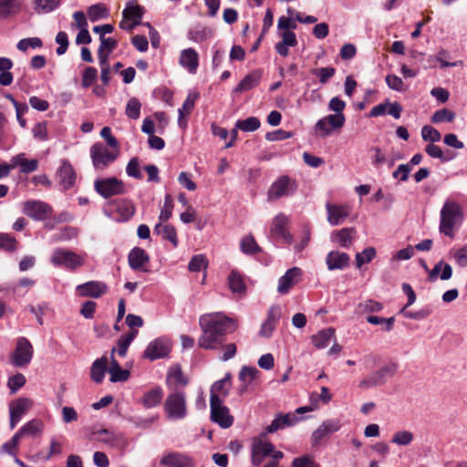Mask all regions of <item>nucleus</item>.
<instances>
[{"mask_svg": "<svg viewBox=\"0 0 467 467\" xmlns=\"http://www.w3.org/2000/svg\"><path fill=\"white\" fill-rule=\"evenodd\" d=\"M202 335L198 339V347L203 349H218L227 333L236 330L235 320L220 312L202 315L199 319Z\"/></svg>", "mask_w": 467, "mask_h": 467, "instance_id": "f257e3e1", "label": "nucleus"}, {"mask_svg": "<svg viewBox=\"0 0 467 467\" xmlns=\"http://www.w3.org/2000/svg\"><path fill=\"white\" fill-rule=\"evenodd\" d=\"M164 410L170 420H181L187 414L186 397L183 392L172 391L164 402Z\"/></svg>", "mask_w": 467, "mask_h": 467, "instance_id": "f03ea898", "label": "nucleus"}, {"mask_svg": "<svg viewBox=\"0 0 467 467\" xmlns=\"http://www.w3.org/2000/svg\"><path fill=\"white\" fill-rule=\"evenodd\" d=\"M462 221L460 206H443L441 212L440 231L447 236H453V227Z\"/></svg>", "mask_w": 467, "mask_h": 467, "instance_id": "7ed1b4c3", "label": "nucleus"}, {"mask_svg": "<svg viewBox=\"0 0 467 467\" xmlns=\"http://www.w3.org/2000/svg\"><path fill=\"white\" fill-rule=\"evenodd\" d=\"M119 150L110 151L102 143L97 142L90 149L92 163L97 170H104L115 161L119 156Z\"/></svg>", "mask_w": 467, "mask_h": 467, "instance_id": "20e7f679", "label": "nucleus"}, {"mask_svg": "<svg viewBox=\"0 0 467 467\" xmlns=\"http://www.w3.org/2000/svg\"><path fill=\"white\" fill-rule=\"evenodd\" d=\"M51 263L73 271L84 264V258L72 251L57 249L52 254Z\"/></svg>", "mask_w": 467, "mask_h": 467, "instance_id": "39448f33", "label": "nucleus"}, {"mask_svg": "<svg viewBox=\"0 0 467 467\" xmlns=\"http://www.w3.org/2000/svg\"><path fill=\"white\" fill-rule=\"evenodd\" d=\"M398 369L396 363H390L383 366L379 370L369 374L366 379L360 381L359 387L361 388H371L375 386H380L387 382V380L392 378Z\"/></svg>", "mask_w": 467, "mask_h": 467, "instance_id": "423d86ee", "label": "nucleus"}, {"mask_svg": "<svg viewBox=\"0 0 467 467\" xmlns=\"http://www.w3.org/2000/svg\"><path fill=\"white\" fill-rule=\"evenodd\" d=\"M210 406L212 421L223 429L233 425L234 417L230 414L229 409L223 404V400L220 398L213 397V400H210Z\"/></svg>", "mask_w": 467, "mask_h": 467, "instance_id": "0eeeda50", "label": "nucleus"}, {"mask_svg": "<svg viewBox=\"0 0 467 467\" xmlns=\"http://www.w3.org/2000/svg\"><path fill=\"white\" fill-rule=\"evenodd\" d=\"M171 349V343L165 337H158L151 341L143 352V358L150 360L168 357Z\"/></svg>", "mask_w": 467, "mask_h": 467, "instance_id": "6e6552de", "label": "nucleus"}, {"mask_svg": "<svg viewBox=\"0 0 467 467\" xmlns=\"http://www.w3.org/2000/svg\"><path fill=\"white\" fill-rule=\"evenodd\" d=\"M33 357V346L26 337H19L16 349L12 355V363L16 367L28 365Z\"/></svg>", "mask_w": 467, "mask_h": 467, "instance_id": "1a4fd4ad", "label": "nucleus"}, {"mask_svg": "<svg viewBox=\"0 0 467 467\" xmlns=\"http://www.w3.org/2000/svg\"><path fill=\"white\" fill-rule=\"evenodd\" d=\"M346 121L345 115L343 113L339 114H330L322 119H320L316 123V130L320 131L321 137H327L331 134L332 130L341 129Z\"/></svg>", "mask_w": 467, "mask_h": 467, "instance_id": "9d476101", "label": "nucleus"}, {"mask_svg": "<svg viewBox=\"0 0 467 467\" xmlns=\"http://www.w3.org/2000/svg\"><path fill=\"white\" fill-rule=\"evenodd\" d=\"M95 190L101 196L109 198L113 195L124 192V184L120 180L115 177L100 179L95 182Z\"/></svg>", "mask_w": 467, "mask_h": 467, "instance_id": "9b49d317", "label": "nucleus"}, {"mask_svg": "<svg viewBox=\"0 0 467 467\" xmlns=\"http://www.w3.org/2000/svg\"><path fill=\"white\" fill-rule=\"evenodd\" d=\"M274 451V445L260 438H254L252 443V462L258 466L266 456Z\"/></svg>", "mask_w": 467, "mask_h": 467, "instance_id": "f8f14e48", "label": "nucleus"}, {"mask_svg": "<svg viewBox=\"0 0 467 467\" xmlns=\"http://www.w3.org/2000/svg\"><path fill=\"white\" fill-rule=\"evenodd\" d=\"M340 421L336 419H330L325 420L312 434L311 442L314 447L318 446L321 441L332 434L337 432L340 429Z\"/></svg>", "mask_w": 467, "mask_h": 467, "instance_id": "ddd939ff", "label": "nucleus"}, {"mask_svg": "<svg viewBox=\"0 0 467 467\" xmlns=\"http://www.w3.org/2000/svg\"><path fill=\"white\" fill-rule=\"evenodd\" d=\"M108 286L100 281H89L76 287V291L79 296L98 298L106 294Z\"/></svg>", "mask_w": 467, "mask_h": 467, "instance_id": "4468645a", "label": "nucleus"}, {"mask_svg": "<svg viewBox=\"0 0 467 467\" xmlns=\"http://www.w3.org/2000/svg\"><path fill=\"white\" fill-rule=\"evenodd\" d=\"M301 276L302 270L299 267L288 269L278 280V293L282 295L287 294L294 285L299 283Z\"/></svg>", "mask_w": 467, "mask_h": 467, "instance_id": "2eb2a0df", "label": "nucleus"}, {"mask_svg": "<svg viewBox=\"0 0 467 467\" xmlns=\"http://www.w3.org/2000/svg\"><path fill=\"white\" fill-rule=\"evenodd\" d=\"M295 191V182L288 176L280 177L269 189L268 194L271 200L289 195Z\"/></svg>", "mask_w": 467, "mask_h": 467, "instance_id": "dca6fc26", "label": "nucleus"}, {"mask_svg": "<svg viewBox=\"0 0 467 467\" xmlns=\"http://www.w3.org/2000/svg\"><path fill=\"white\" fill-rule=\"evenodd\" d=\"M160 463L167 467H194V462L192 457L177 451H171L163 456Z\"/></svg>", "mask_w": 467, "mask_h": 467, "instance_id": "f3484780", "label": "nucleus"}, {"mask_svg": "<svg viewBox=\"0 0 467 467\" xmlns=\"http://www.w3.org/2000/svg\"><path fill=\"white\" fill-rule=\"evenodd\" d=\"M24 7V0H0V20L16 16Z\"/></svg>", "mask_w": 467, "mask_h": 467, "instance_id": "a211bd4d", "label": "nucleus"}, {"mask_svg": "<svg viewBox=\"0 0 467 467\" xmlns=\"http://www.w3.org/2000/svg\"><path fill=\"white\" fill-rule=\"evenodd\" d=\"M188 379L183 375L180 366H173L170 368L167 377L166 384L172 391H179L180 387H185L188 384Z\"/></svg>", "mask_w": 467, "mask_h": 467, "instance_id": "6ab92c4d", "label": "nucleus"}, {"mask_svg": "<svg viewBox=\"0 0 467 467\" xmlns=\"http://www.w3.org/2000/svg\"><path fill=\"white\" fill-rule=\"evenodd\" d=\"M129 265L136 271H146L145 265L150 261L146 251L140 247H134L128 255Z\"/></svg>", "mask_w": 467, "mask_h": 467, "instance_id": "aec40b11", "label": "nucleus"}, {"mask_svg": "<svg viewBox=\"0 0 467 467\" xmlns=\"http://www.w3.org/2000/svg\"><path fill=\"white\" fill-rule=\"evenodd\" d=\"M116 352V348H113L110 353V366L108 369L110 375L111 382H124L127 381L130 378V371L128 369H122L119 362L115 359L114 354Z\"/></svg>", "mask_w": 467, "mask_h": 467, "instance_id": "412c9836", "label": "nucleus"}, {"mask_svg": "<svg viewBox=\"0 0 467 467\" xmlns=\"http://www.w3.org/2000/svg\"><path fill=\"white\" fill-rule=\"evenodd\" d=\"M180 65L191 74H195L199 66L198 53L192 47L183 49L180 56Z\"/></svg>", "mask_w": 467, "mask_h": 467, "instance_id": "4be33fe9", "label": "nucleus"}, {"mask_svg": "<svg viewBox=\"0 0 467 467\" xmlns=\"http://www.w3.org/2000/svg\"><path fill=\"white\" fill-rule=\"evenodd\" d=\"M349 255L339 251H331L326 257V264L329 270L343 269L349 265Z\"/></svg>", "mask_w": 467, "mask_h": 467, "instance_id": "5701e85b", "label": "nucleus"}, {"mask_svg": "<svg viewBox=\"0 0 467 467\" xmlns=\"http://www.w3.org/2000/svg\"><path fill=\"white\" fill-rule=\"evenodd\" d=\"M288 217L284 213L276 215L271 228V234L282 237L285 242L291 243L292 235L286 231Z\"/></svg>", "mask_w": 467, "mask_h": 467, "instance_id": "b1692460", "label": "nucleus"}, {"mask_svg": "<svg viewBox=\"0 0 467 467\" xmlns=\"http://www.w3.org/2000/svg\"><path fill=\"white\" fill-rule=\"evenodd\" d=\"M298 421V418L296 416H292L290 414H280L274 419L270 425H268L262 436L266 435L267 433H273L277 431L280 429H284L285 427L292 426Z\"/></svg>", "mask_w": 467, "mask_h": 467, "instance_id": "393cba45", "label": "nucleus"}, {"mask_svg": "<svg viewBox=\"0 0 467 467\" xmlns=\"http://www.w3.org/2000/svg\"><path fill=\"white\" fill-rule=\"evenodd\" d=\"M199 98L198 92H190L184 100L181 109H179V119L178 124L181 128L185 129L187 127V121L185 119V116L189 115L195 105L196 100Z\"/></svg>", "mask_w": 467, "mask_h": 467, "instance_id": "a878e982", "label": "nucleus"}, {"mask_svg": "<svg viewBox=\"0 0 467 467\" xmlns=\"http://www.w3.org/2000/svg\"><path fill=\"white\" fill-rule=\"evenodd\" d=\"M263 72L261 69L252 71L250 74L245 76L234 88L235 92H245L255 88L262 78Z\"/></svg>", "mask_w": 467, "mask_h": 467, "instance_id": "bb28decb", "label": "nucleus"}, {"mask_svg": "<svg viewBox=\"0 0 467 467\" xmlns=\"http://www.w3.org/2000/svg\"><path fill=\"white\" fill-rule=\"evenodd\" d=\"M336 341L335 329L327 327L311 337V341L317 348H325L331 341Z\"/></svg>", "mask_w": 467, "mask_h": 467, "instance_id": "cd10ccee", "label": "nucleus"}, {"mask_svg": "<svg viewBox=\"0 0 467 467\" xmlns=\"http://www.w3.org/2000/svg\"><path fill=\"white\" fill-rule=\"evenodd\" d=\"M57 176L64 189L72 187L76 180V172L72 165L67 161H63L57 171Z\"/></svg>", "mask_w": 467, "mask_h": 467, "instance_id": "c85d7f7f", "label": "nucleus"}, {"mask_svg": "<svg viewBox=\"0 0 467 467\" xmlns=\"http://www.w3.org/2000/svg\"><path fill=\"white\" fill-rule=\"evenodd\" d=\"M327 220L332 225L343 223L350 213L348 206H327Z\"/></svg>", "mask_w": 467, "mask_h": 467, "instance_id": "c756f323", "label": "nucleus"}, {"mask_svg": "<svg viewBox=\"0 0 467 467\" xmlns=\"http://www.w3.org/2000/svg\"><path fill=\"white\" fill-rule=\"evenodd\" d=\"M440 273V278L441 280H449L452 275V268L449 264L443 262L442 260L438 262L434 267L429 271L428 281H436Z\"/></svg>", "mask_w": 467, "mask_h": 467, "instance_id": "7c9ffc66", "label": "nucleus"}, {"mask_svg": "<svg viewBox=\"0 0 467 467\" xmlns=\"http://www.w3.org/2000/svg\"><path fill=\"white\" fill-rule=\"evenodd\" d=\"M232 375L231 373H226L223 379L215 381L210 389L211 398L210 400H213V397L220 398V395L226 397L229 394V390L232 385Z\"/></svg>", "mask_w": 467, "mask_h": 467, "instance_id": "2f4dec72", "label": "nucleus"}, {"mask_svg": "<svg viewBox=\"0 0 467 467\" xmlns=\"http://www.w3.org/2000/svg\"><path fill=\"white\" fill-rule=\"evenodd\" d=\"M355 234L354 228H342L332 234V240L343 248H349L355 239Z\"/></svg>", "mask_w": 467, "mask_h": 467, "instance_id": "473e14b6", "label": "nucleus"}, {"mask_svg": "<svg viewBox=\"0 0 467 467\" xmlns=\"http://www.w3.org/2000/svg\"><path fill=\"white\" fill-rule=\"evenodd\" d=\"M163 392L161 387L157 386L150 390L145 392L140 399L141 404L147 408L150 409L161 404L162 400Z\"/></svg>", "mask_w": 467, "mask_h": 467, "instance_id": "72a5a7b5", "label": "nucleus"}, {"mask_svg": "<svg viewBox=\"0 0 467 467\" xmlns=\"http://www.w3.org/2000/svg\"><path fill=\"white\" fill-rule=\"evenodd\" d=\"M98 435V441L108 444L111 447L118 446L123 440V435L120 432H114L107 429H99L94 431Z\"/></svg>", "mask_w": 467, "mask_h": 467, "instance_id": "f704fd0d", "label": "nucleus"}, {"mask_svg": "<svg viewBox=\"0 0 467 467\" xmlns=\"http://www.w3.org/2000/svg\"><path fill=\"white\" fill-rule=\"evenodd\" d=\"M108 369V358L102 357L96 359L90 368V378L96 383H101Z\"/></svg>", "mask_w": 467, "mask_h": 467, "instance_id": "c9c22d12", "label": "nucleus"}, {"mask_svg": "<svg viewBox=\"0 0 467 467\" xmlns=\"http://www.w3.org/2000/svg\"><path fill=\"white\" fill-rule=\"evenodd\" d=\"M260 371L254 367L244 366L239 372V379L243 382L240 393L246 391L247 387L251 385L259 376Z\"/></svg>", "mask_w": 467, "mask_h": 467, "instance_id": "e433bc0d", "label": "nucleus"}, {"mask_svg": "<svg viewBox=\"0 0 467 467\" xmlns=\"http://www.w3.org/2000/svg\"><path fill=\"white\" fill-rule=\"evenodd\" d=\"M23 213L34 220H46L52 214L51 206H24Z\"/></svg>", "mask_w": 467, "mask_h": 467, "instance_id": "4c0bfd02", "label": "nucleus"}, {"mask_svg": "<svg viewBox=\"0 0 467 467\" xmlns=\"http://www.w3.org/2000/svg\"><path fill=\"white\" fill-rule=\"evenodd\" d=\"M12 166L20 167V171L23 173H30L37 169L38 162L36 160H26L24 154H18L12 158Z\"/></svg>", "mask_w": 467, "mask_h": 467, "instance_id": "58836bf2", "label": "nucleus"}, {"mask_svg": "<svg viewBox=\"0 0 467 467\" xmlns=\"http://www.w3.org/2000/svg\"><path fill=\"white\" fill-rule=\"evenodd\" d=\"M144 15V8L140 5L129 4L122 11L124 20H131L134 25H140Z\"/></svg>", "mask_w": 467, "mask_h": 467, "instance_id": "ea45409f", "label": "nucleus"}, {"mask_svg": "<svg viewBox=\"0 0 467 467\" xmlns=\"http://www.w3.org/2000/svg\"><path fill=\"white\" fill-rule=\"evenodd\" d=\"M154 233L161 235L163 239L170 241L174 247L178 245L176 229L170 224L158 223L154 227Z\"/></svg>", "mask_w": 467, "mask_h": 467, "instance_id": "a19ab883", "label": "nucleus"}, {"mask_svg": "<svg viewBox=\"0 0 467 467\" xmlns=\"http://www.w3.org/2000/svg\"><path fill=\"white\" fill-rule=\"evenodd\" d=\"M228 285L233 293L244 295L246 291L244 279L242 275L236 271H232L230 273L228 276Z\"/></svg>", "mask_w": 467, "mask_h": 467, "instance_id": "79ce46f5", "label": "nucleus"}, {"mask_svg": "<svg viewBox=\"0 0 467 467\" xmlns=\"http://www.w3.org/2000/svg\"><path fill=\"white\" fill-rule=\"evenodd\" d=\"M213 34V29L198 25L190 29L188 37L194 42H202L211 37Z\"/></svg>", "mask_w": 467, "mask_h": 467, "instance_id": "37998d69", "label": "nucleus"}, {"mask_svg": "<svg viewBox=\"0 0 467 467\" xmlns=\"http://www.w3.org/2000/svg\"><path fill=\"white\" fill-rule=\"evenodd\" d=\"M33 400L28 398H18L10 403L9 409L13 413L22 417L31 407Z\"/></svg>", "mask_w": 467, "mask_h": 467, "instance_id": "c03bdc74", "label": "nucleus"}, {"mask_svg": "<svg viewBox=\"0 0 467 467\" xmlns=\"http://www.w3.org/2000/svg\"><path fill=\"white\" fill-rule=\"evenodd\" d=\"M87 13L91 22H96L101 18H107L109 15L107 6L101 3L90 5L88 8Z\"/></svg>", "mask_w": 467, "mask_h": 467, "instance_id": "a18cd8bd", "label": "nucleus"}, {"mask_svg": "<svg viewBox=\"0 0 467 467\" xmlns=\"http://www.w3.org/2000/svg\"><path fill=\"white\" fill-rule=\"evenodd\" d=\"M137 334H138L137 330H132V331L129 332L127 335H122L119 337V338L117 341V345H118L117 351L120 357H124L126 355L130 343L135 338Z\"/></svg>", "mask_w": 467, "mask_h": 467, "instance_id": "49530a36", "label": "nucleus"}, {"mask_svg": "<svg viewBox=\"0 0 467 467\" xmlns=\"http://www.w3.org/2000/svg\"><path fill=\"white\" fill-rule=\"evenodd\" d=\"M61 0H35L36 11L40 14H47L57 8Z\"/></svg>", "mask_w": 467, "mask_h": 467, "instance_id": "de8ad7c7", "label": "nucleus"}, {"mask_svg": "<svg viewBox=\"0 0 467 467\" xmlns=\"http://www.w3.org/2000/svg\"><path fill=\"white\" fill-rule=\"evenodd\" d=\"M261 122L256 117H249L243 120H238L235 127L243 131L251 132L260 128Z\"/></svg>", "mask_w": 467, "mask_h": 467, "instance_id": "09e8293b", "label": "nucleus"}, {"mask_svg": "<svg viewBox=\"0 0 467 467\" xmlns=\"http://www.w3.org/2000/svg\"><path fill=\"white\" fill-rule=\"evenodd\" d=\"M455 119V113L448 109L436 110L431 116V122L434 124L441 122H452Z\"/></svg>", "mask_w": 467, "mask_h": 467, "instance_id": "8fccbe9b", "label": "nucleus"}, {"mask_svg": "<svg viewBox=\"0 0 467 467\" xmlns=\"http://www.w3.org/2000/svg\"><path fill=\"white\" fill-rule=\"evenodd\" d=\"M414 435L410 431H397L391 438V442L400 446H407L412 442Z\"/></svg>", "mask_w": 467, "mask_h": 467, "instance_id": "3c124183", "label": "nucleus"}, {"mask_svg": "<svg viewBox=\"0 0 467 467\" xmlns=\"http://www.w3.org/2000/svg\"><path fill=\"white\" fill-rule=\"evenodd\" d=\"M421 137L423 140L431 143L438 142L441 139V135L438 130L430 125H425L421 129Z\"/></svg>", "mask_w": 467, "mask_h": 467, "instance_id": "603ef678", "label": "nucleus"}, {"mask_svg": "<svg viewBox=\"0 0 467 467\" xmlns=\"http://www.w3.org/2000/svg\"><path fill=\"white\" fill-rule=\"evenodd\" d=\"M43 47V42L39 37H28L18 41L16 47L22 52H26L28 48H40Z\"/></svg>", "mask_w": 467, "mask_h": 467, "instance_id": "864d4df0", "label": "nucleus"}, {"mask_svg": "<svg viewBox=\"0 0 467 467\" xmlns=\"http://www.w3.org/2000/svg\"><path fill=\"white\" fill-rule=\"evenodd\" d=\"M208 267V260L203 254L194 255L188 265V269L191 272H200L205 270Z\"/></svg>", "mask_w": 467, "mask_h": 467, "instance_id": "5fc2aeb1", "label": "nucleus"}, {"mask_svg": "<svg viewBox=\"0 0 467 467\" xmlns=\"http://www.w3.org/2000/svg\"><path fill=\"white\" fill-rule=\"evenodd\" d=\"M32 134L35 140L46 141L48 140L47 122H37L32 129Z\"/></svg>", "mask_w": 467, "mask_h": 467, "instance_id": "6e6d98bb", "label": "nucleus"}, {"mask_svg": "<svg viewBox=\"0 0 467 467\" xmlns=\"http://www.w3.org/2000/svg\"><path fill=\"white\" fill-rule=\"evenodd\" d=\"M376 255V250L374 247H368L362 251V253L356 254V265L357 267H361L364 264H368Z\"/></svg>", "mask_w": 467, "mask_h": 467, "instance_id": "4d7b16f0", "label": "nucleus"}, {"mask_svg": "<svg viewBox=\"0 0 467 467\" xmlns=\"http://www.w3.org/2000/svg\"><path fill=\"white\" fill-rule=\"evenodd\" d=\"M141 104L136 98H131L126 106V115L131 119H137L140 115Z\"/></svg>", "mask_w": 467, "mask_h": 467, "instance_id": "13d9d810", "label": "nucleus"}, {"mask_svg": "<svg viewBox=\"0 0 467 467\" xmlns=\"http://www.w3.org/2000/svg\"><path fill=\"white\" fill-rule=\"evenodd\" d=\"M43 429V424L41 421L33 420L31 421H28L26 423L22 428L21 431L24 435L28 436H36L39 433H41Z\"/></svg>", "mask_w": 467, "mask_h": 467, "instance_id": "bf43d9fd", "label": "nucleus"}, {"mask_svg": "<svg viewBox=\"0 0 467 467\" xmlns=\"http://www.w3.org/2000/svg\"><path fill=\"white\" fill-rule=\"evenodd\" d=\"M126 172L130 177L135 179H142V174L140 171V160L138 157L131 158L127 164Z\"/></svg>", "mask_w": 467, "mask_h": 467, "instance_id": "052dcab7", "label": "nucleus"}, {"mask_svg": "<svg viewBox=\"0 0 467 467\" xmlns=\"http://www.w3.org/2000/svg\"><path fill=\"white\" fill-rule=\"evenodd\" d=\"M241 250L244 254H254L260 250L254 238L251 235L243 238L241 241Z\"/></svg>", "mask_w": 467, "mask_h": 467, "instance_id": "680f3d73", "label": "nucleus"}, {"mask_svg": "<svg viewBox=\"0 0 467 467\" xmlns=\"http://www.w3.org/2000/svg\"><path fill=\"white\" fill-rule=\"evenodd\" d=\"M312 73L319 78V82L321 84H326L332 77H334L336 69L332 67H320L314 69Z\"/></svg>", "mask_w": 467, "mask_h": 467, "instance_id": "e2e57ef3", "label": "nucleus"}, {"mask_svg": "<svg viewBox=\"0 0 467 467\" xmlns=\"http://www.w3.org/2000/svg\"><path fill=\"white\" fill-rule=\"evenodd\" d=\"M98 70L93 67H88L82 75V86L88 88L93 85L97 79Z\"/></svg>", "mask_w": 467, "mask_h": 467, "instance_id": "0e129e2a", "label": "nucleus"}, {"mask_svg": "<svg viewBox=\"0 0 467 467\" xmlns=\"http://www.w3.org/2000/svg\"><path fill=\"white\" fill-rule=\"evenodd\" d=\"M25 384H26V378L21 373H17L16 375L9 378L8 382H7V386L12 394L16 393Z\"/></svg>", "mask_w": 467, "mask_h": 467, "instance_id": "69168bd1", "label": "nucleus"}, {"mask_svg": "<svg viewBox=\"0 0 467 467\" xmlns=\"http://www.w3.org/2000/svg\"><path fill=\"white\" fill-rule=\"evenodd\" d=\"M56 42L59 45L56 52L58 56L64 55L68 47V36L65 31H59L56 36Z\"/></svg>", "mask_w": 467, "mask_h": 467, "instance_id": "338daca9", "label": "nucleus"}, {"mask_svg": "<svg viewBox=\"0 0 467 467\" xmlns=\"http://www.w3.org/2000/svg\"><path fill=\"white\" fill-rule=\"evenodd\" d=\"M292 467H321L309 455L295 458L292 462Z\"/></svg>", "mask_w": 467, "mask_h": 467, "instance_id": "774afa93", "label": "nucleus"}]
</instances>
